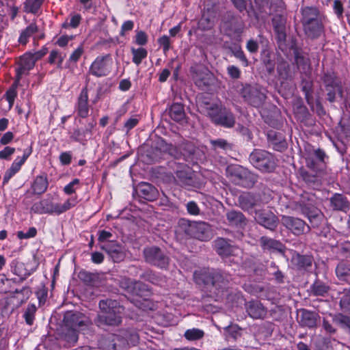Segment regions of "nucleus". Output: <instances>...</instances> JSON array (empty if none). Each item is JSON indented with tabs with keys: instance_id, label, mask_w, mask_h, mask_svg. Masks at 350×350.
<instances>
[{
	"instance_id": "nucleus-1",
	"label": "nucleus",
	"mask_w": 350,
	"mask_h": 350,
	"mask_svg": "<svg viewBox=\"0 0 350 350\" xmlns=\"http://www.w3.org/2000/svg\"><path fill=\"white\" fill-rule=\"evenodd\" d=\"M100 313L94 320L98 327L103 325H118L122 321L123 308L116 300H100L99 302Z\"/></svg>"
},
{
	"instance_id": "nucleus-2",
	"label": "nucleus",
	"mask_w": 350,
	"mask_h": 350,
	"mask_svg": "<svg viewBox=\"0 0 350 350\" xmlns=\"http://www.w3.org/2000/svg\"><path fill=\"white\" fill-rule=\"evenodd\" d=\"M178 226L180 229L189 237L202 241H207L212 238L211 227L206 222L191 221L186 219H180L178 221Z\"/></svg>"
},
{
	"instance_id": "nucleus-3",
	"label": "nucleus",
	"mask_w": 350,
	"mask_h": 350,
	"mask_svg": "<svg viewBox=\"0 0 350 350\" xmlns=\"http://www.w3.org/2000/svg\"><path fill=\"white\" fill-rule=\"evenodd\" d=\"M206 113L211 121L216 125L232 128L235 124L233 113L221 104L212 103L206 107Z\"/></svg>"
},
{
	"instance_id": "nucleus-4",
	"label": "nucleus",
	"mask_w": 350,
	"mask_h": 350,
	"mask_svg": "<svg viewBox=\"0 0 350 350\" xmlns=\"http://www.w3.org/2000/svg\"><path fill=\"white\" fill-rule=\"evenodd\" d=\"M249 161L254 167L265 173L273 172L276 166L274 156L265 150H254L250 154Z\"/></svg>"
},
{
	"instance_id": "nucleus-5",
	"label": "nucleus",
	"mask_w": 350,
	"mask_h": 350,
	"mask_svg": "<svg viewBox=\"0 0 350 350\" xmlns=\"http://www.w3.org/2000/svg\"><path fill=\"white\" fill-rule=\"evenodd\" d=\"M227 173L235 185L246 188L252 187L258 180L257 175L241 165L228 167Z\"/></svg>"
},
{
	"instance_id": "nucleus-6",
	"label": "nucleus",
	"mask_w": 350,
	"mask_h": 350,
	"mask_svg": "<svg viewBox=\"0 0 350 350\" xmlns=\"http://www.w3.org/2000/svg\"><path fill=\"white\" fill-rule=\"evenodd\" d=\"M199 279L206 285H211L217 289L226 286L231 280V276L221 269H204L200 273Z\"/></svg>"
},
{
	"instance_id": "nucleus-7",
	"label": "nucleus",
	"mask_w": 350,
	"mask_h": 350,
	"mask_svg": "<svg viewBox=\"0 0 350 350\" xmlns=\"http://www.w3.org/2000/svg\"><path fill=\"white\" fill-rule=\"evenodd\" d=\"M143 254L145 261L150 265L161 269L168 268L170 258L166 252L159 247H147L144 248Z\"/></svg>"
},
{
	"instance_id": "nucleus-8",
	"label": "nucleus",
	"mask_w": 350,
	"mask_h": 350,
	"mask_svg": "<svg viewBox=\"0 0 350 350\" xmlns=\"http://www.w3.org/2000/svg\"><path fill=\"white\" fill-rule=\"evenodd\" d=\"M170 166L176 174L174 180L177 184L185 186L192 183V171L187 164L172 161L170 163Z\"/></svg>"
},
{
	"instance_id": "nucleus-9",
	"label": "nucleus",
	"mask_w": 350,
	"mask_h": 350,
	"mask_svg": "<svg viewBox=\"0 0 350 350\" xmlns=\"http://www.w3.org/2000/svg\"><path fill=\"white\" fill-rule=\"evenodd\" d=\"M241 94L247 103L255 107H260L266 98L264 92L250 85L243 86Z\"/></svg>"
},
{
	"instance_id": "nucleus-10",
	"label": "nucleus",
	"mask_w": 350,
	"mask_h": 350,
	"mask_svg": "<svg viewBox=\"0 0 350 350\" xmlns=\"http://www.w3.org/2000/svg\"><path fill=\"white\" fill-rule=\"evenodd\" d=\"M89 323L88 319L84 314L79 312L68 311L64 317V327L84 329Z\"/></svg>"
},
{
	"instance_id": "nucleus-11",
	"label": "nucleus",
	"mask_w": 350,
	"mask_h": 350,
	"mask_svg": "<svg viewBox=\"0 0 350 350\" xmlns=\"http://www.w3.org/2000/svg\"><path fill=\"white\" fill-rule=\"evenodd\" d=\"M282 224L295 235L304 234L306 229L309 231L310 227L306 222L297 217L282 215L281 218Z\"/></svg>"
},
{
	"instance_id": "nucleus-12",
	"label": "nucleus",
	"mask_w": 350,
	"mask_h": 350,
	"mask_svg": "<svg viewBox=\"0 0 350 350\" xmlns=\"http://www.w3.org/2000/svg\"><path fill=\"white\" fill-rule=\"evenodd\" d=\"M109 62V55L97 57L92 63L89 69V73L96 77L107 76L111 71Z\"/></svg>"
},
{
	"instance_id": "nucleus-13",
	"label": "nucleus",
	"mask_w": 350,
	"mask_h": 350,
	"mask_svg": "<svg viewBox=\"0 0 350 350\" xmlns=\"http://www.w3.org/2000/svg\"><path fill=\"white\" fill-rule=\"evenodd\" d=\"M126 340L122 331L118 334L108 335L103 342L107 350H126L128 347Z\"/></svg>"
},
{
	"instance_id": "nucleus-14",
	"label": "nucleus",
	"mask_w": 350,
	"mask_h": 350,
	"mask_svg": "<svg viewBox=\"0 0 350 350\" xmlns=\"http://www.w3.org/2000/svg\"><path fill=\"white\" fill-rule=\"evenodd\" d=\"M255 219L258 224L272 231L279 223L278 218L272 212L265 210L256 211Z\"/></svg>"
},
{
	"instance_id": "nucleus-15",
	"label": "nucleus",
	"mask_w": 350,
	"mask_h": 350,
	"mask_svg": "<svg viewBox=\"0 0 350 350\" xmlns=\"http://www.w3.org/2000/svg\"><path fill=\"white\" fill-rule=\"evenodd\" d=\"M239 205L244 211H252L257 206H260L261 200L259 196L252 193H243L238 198Z\"/></svg>"
},
{
	"instance_id": "nucleus-16",
	"label": "nucleus",
	"mask_w": 350,
	"mask_h": 350,
	"mask_svg": "<svg viewBox=\"0 0 350 350\" xmlns=\"http://www.w3.org/2000/svg\"><path fill=\"white\" fill-rule=\"evenodd\" d=\"M299 313L298 322L301 326L309 329L315 328L317 327V322L320 319V316L318 313L304 308L299 310Z\"/></svg>"
},
{
	"instance_id": "nucleus-17",
	"label": "nucleus",
	"mask_w": 350,
	"mask_h": 350,
	"mask_svg": "<svg viewBox=\"0 0 350 350\" xmlns=\"http://www.w3.org/2000/svg\"><path fill=\"white\" fill-rule=\"evenodd\" d=\"M245 308L249 316L254 319H261L267 314V308L257 300H252L245 304Z\"/></svg>"
},
{
	"instance_id": "nucleus-18",
	"label": "nucleus",
	"mask_w": 350,
	"mask_h": 350,
	"mask_svg": "<svg viewBox=\"0 0 350 350\" xmlns=\"http://www.w3.org/2000/svg\"><path fill=\"white\" fill-rule=\"evenodd\" d=\"M322 80L325 85V90H329L331 88H336L338 97L340 98L343 97L342 82L334 72H325L322 77Z\"/></svg>"
},
{
	"instance_id": "nucleus-19",
	"label": "nucleus",
	"mask_w": 350,
	"mask_h": 350,
	"mask_svg": "<svg viewBox=\"0 0 350 350\" xmlns=\"http://www.w3.org/2000/svg\"><path fill=\"white\" fill-rule=\"evenodd\" d=\"M301 90L304 94L308 105L310 107L312 110L314 111L316 107L317 111L319 114L323 113V109L320 103L317 102L314 106L312 96V82L308 79H303L301 81Z\"/></svg>"
},
{
	"instance_id": "nucleus-20",
	"label": "nucleus",
	"mask_w": 350,
	"mask_h": 350,
	"mask_svg": "<svg viewBox=\"0 0 350 350\" xmlns=\"http://www.w3.org/2000/svg\"><path fill=\"white\" fill-rule=\"evenodd\" d=\"M193 79L195 84L202 90H204L212 82L211 73L204 68H199L194 70Z\"/></svg>"
},
{
	"instance_id": "nucleus-21",
	"label": "nucleus",
	"mask_w": 350,
	"mask_h": 350,
	"mask_svg": "<svg viewBox=\"0 0 350 350\" xmlns=\"http://www.w3.org/2000/svg\"><path fill=\"white\" fill-rule=\"evenodd\" d=\"M113 262H118L124 258V252L123 247L115 242H109L101 246Z\"/></svg>"
},
{
	"instance_id": "nucleus-22",
	"label": "nucleus",
	"mask_w": 350,
	"mask_h": 350,
	"mask_svg": "<svg viewBox=\"0 0 350 350\" xmlns=\"http://www.w3.org/2000/svg\"><path fill=\"white\" fill-rule=\"evenodd\" d=\"M269 146L276 151L282 152L287 148V143L283 135L274 131H270L267 133Z\"/></svg>"
},
{
	"instance_id": "nucleus-23",
	"label": "nucleus",
	"mask_w": 350,
	"mask_h": 350,
	"mask_svg": "<svg viewBox=\"0 0 350 350\" xmlns=\"http://www.w3.org/2000/svg\"><path fill=\"white\" fill-rule=\"evenodd\" d=\"M136 191L141 198L148 201L156 200L159 195L157 189L153 185L147 183H139Z\"/></svg>"
},
{
	"instance_id": "nucleus-24",
	"label": "nucleus",
	"mask_w": 350,
	"mask_h": 350,
	"mask_svg": "<svg viewBox=\"0 0 350 350\" xmlns=\"http://www.w3.org/2000/svg\"><path fill=\"white\" fill-rule=\"evenodd\" d=\"M325 152L318 148L314 150L312 154L307 159V166L314 171L319 170L322 168V165L325 163L326 158Z\"/></svg>"
},
{
	"instance_id": "nucleus-25",
	"label": "nucleus",
	"mask_w": 350,
	"mask_h": 350,
	"mask_svg": "<svg viewBox=\"0 0 350 350\" xmlns=\"http://www.w3.org/2000/svg\"><path fill=\"white\" fill-rule=\"evenodd\" d=\"M213 243L216 252L222 258L232 255L235 250L234 246L231 245L228 241L224 238H217L214 241Z\"/></svg>"
},
{
	"instance_id": "nucleus-26",
	"label": "nucleus",
	"mask_w": 350,
	"mask_h": 350,
	"mask_svg": "<svg viewBox=\"0 0 350 350\" xmlns=\"http://www.w3.org/2000/svg\"><path fill=\"white\" fill-rule=\"evenodd\" d=\"M76 111L81 118H85L88 116V90L86 86L81 90L78 97Z\"/></svg>"
},
{
	"instance_id": "nucleus-27",
	"label": "nucleus",
	"mask_w": 350,
	"mask_h": 350,
	"mask_svg": "<svg viewBox=\"0 0 350 350\" xmlns=\"http://www.w3.org/2000/svg\"><path fill=\"white\" fill-rule=\"evenodd\" d=\"M259 241L263 250H267L269 252L282 253L284 252V247L279 241L264 236L260 239Z\"/></svg>"
},
{
	"instance_id": "nucleus-28",
	"label": "nucleus",
	"mask_w": 350,
	"mask_h": 350,
	"mask_svg": "<svg viewBox=\"0 0 350 350\" xmlns=\"http://www.w3.org/2000/svg\"><path fill=\"white\" fill-rule=\"evenodd\" d=\"M303 29L305 34L311 39L319 38L323 32V25L321 19L309 24L304 25Z\"/></svg>"
},
{
	"instance_id": "nucleus-29",
	"label": "nucleus",
	"mask_w": 350,
	"mask_h": 350,
	"mask_svg": "<svg viewBox=\"0 0 350 350\" xmlns=\"http://www.w3.org/2000/svg\"><path fill=\"white\" fill-rule=\"evenodd\" d=\"M301 22L302 25L321 20L320 12L316 7H305L301 8Z\"/></svg>"
},
{
	"instance_id": "nucleus-30",
	"label": "nucleus",
	"mask_w": 350,
	"mask_h": 350,
	"mask_svg": "<svg viewBox=\"0 0 350 350\" xmlns=\"http://www.w3.org/2000/svg\"><path fill=\"white\" fill-rule=\"evenodd\" d=\"M165 113L172 120L177 122H183L186 117L184 105L180 103H173L166 109Z\"/></svg>"
},
{
	"instance_id": "nucleus-31",
	"label": "nucleus",
	"mask_w": 350,
	"mask_h": 350,
	"mask_svg": "<svg viewBox=\"0 0 350 350\" xmlns=\"http://www.w3.org/2000/svg\"><path fill=\"white\" fill-rule=\"evenodd\" d=\"M226 219L230 226L243 228L247 224V219L244 215L238 211H230L226 213Z\"/></svg>"
},
{
	"instance_id": "nucleus-32",
	"label": "nucleus",
	"mask_w": 350,
	"mask_h": 350,
	"mask_svg": "<svg viewBox=\"0 0 350 350\" xmlns=\"http://www.w3.org/2000/svg\"><path fill=\"white\" fill-rule=\"evenodd\" d=\"M330 203L334 210L347 212L349 209L350 204L347 198L340 193H335L330 198Z\"/></svg>"
},
{
	"instance_id": "nucleus-33",
	"label": "nucleus",
	"mask_w": 350,
	"mask_h": 350,
	"mask_svg": "<svg viewBox=\"0 0 350 350\" xmlns=\"http://www.w3.org/2000/svg\"><path fill=\"white\" fill-rule=\"evenodd\" d=\"M49 186L48 179L46 175L37 176L31 185V189L34 194L41 195L44 193Z\"/></svg>"
},
{
	"instance_id": "nucleus-34",
	"label": "nucleus",
	"mask_w": 350,
	"mask_h": 350,
	"mask_svg": "<svg viewBox=\"0 0 350 350\" xmlns=\"http://www.w3.org/2000/svg\"><path fill=\"white\" fill-rule=\"evenodd\" d=\"M10 269L11 271L14 274L20 277L21 281L25 280L32 273V271L27 269L24 263L18 262L16 260L12 261L10 263Z\"/></svg>"
},
{
	"instance_id": "nucleus-35",
	"label": "nucleus",
	"mask_w": 350,
	"mask_h": 350,
	"mask_svg": "<svg viewBox=\"0 0 350 350\" xmlns=\"http://www.w3.org/2000/svg\"><path fill=\"white\" fill-rule=\"evenodd\" d=\"M336 274L340 280L350 282V262H340L336 267Z\"/></svg>"
},
{
	"instance_id": "nucleus-36",
	"label": "nucleus",
	"mask_w": 350,
	"mask_h": 350,
	"mask_svg": "<svg viewBox=\"0 0 350 350\" xmlns=\"http://www.w3.org/2000/svg\"><path fill=\"white\" fill-rule=\"evenodd\" d=\"M77 204L76 197L68 199L64 204L53 203L52 214L60 215L75 206Z\"/></svg>"
},
{
	"instance_id": "nucleus-37",
	"label": "nucleus",
	"mask_w": 350,
	"mask_h": 350,
	"mask_svg": "<svg viewBox=\"0 0 350 350\" xmlns=\"http://www.w3.org/2000/svg\"><path fill=\"white\" fill-rule=\"evenodd\" d=\"M310 293L313 296H325L329 291V286L320 280H315L310 287Z\"/></svg>"
},
{
	"instance_id": "nucleus-38",
	"label": "nucleus",
	"mask_w": 350,
	"mask_h": 350,
	"mask_svg": "<svg viewBox=\"0 0 350 350\" xmlns=\"http://www.w3.org/2000/svg\"><path fill=\"white\" fill-rule=\"evenodd\" d=\"M329 315L332 317V321L335 324L350 332V317L342 313L329 314Z\"/></svg>"
},
{
	"instance_id": "nucleus-39",
	"label": "nucleus",
	"mask_w": 350,
	"mask_h": 350,
	"mask_svg": "<svg viewBox=\"0 0 350 350\" xmlns=\"http://www.w3.org/2000/svg\"><path fill=\"white\" fill-rule=\"evenodd\" d=\"M292 262L299 269H306L312 265V259L309 256L296 254L293 256Z\"/></svg>"
},
{
	"instance_id": "nucleus-40",
	"label": "nucleus",
	"mask_w": 350,
	"mask_h": 350,
	"mask_svg": "<svg viewBox=\"0 0 350 350\" xmlns=\"http://www.w3.org/2000/svg\"><path fill=\"white\" fill-rule=\"evenodd\" d=\"M66 54L58 49H53L49 54L48 62L51 64H56L58 69L62 68V64Z\"/></svg>"
},
{
	"instance_id": "nucleus-41",
	"label": "nucleus",
	"mask_w": 350,
	"mask_h": 350,
	"mask_svg": "<svg viewBox=\"0 0 350 350\" xmlns=\"http://www.w3.org/2000/svg\"><path fill=\"white\" fill-rule=\"evenodd\" d=\"M82 17L79 14L72 12L69 14L68 18L62 23L63 29H75L81 23Z\"/></svg>"
},
{
	"instance_id": "nucleus-42",
	"label": "nucleus",
	"mask_w": 350,
	"mask_h": 350,
	"mask_svg": "<svg viewBox=\"0 0 350 350\" xmlns=\"http://www.w3.org/2000/svg\"><path fill=\"white\" fill-rule=\"evenodd\" d=\"M157 145L156 148L159 150L160 152L168 151L169 154L175 158H180L181 156V153H180L176 147L172 145L167 144L165 141L162 139H159L157 141Z\"/></svg>"
},
{
	"instance_id": "nucleus-43",
	"label": "nucleus",
	"mask_w": 350,
	"mask_h": 350,
	"mask_svg": "<svg viewBox=\"0 0 350 350\" xmlns=\"http://www.w3.org/2000/svg\"><path fill=\"white\" fill-rule=\"evenodd\" d=\"M302 177L305 183L313 189H319L322 184L321 178L317 174L304 172L302 174Z\"/></svg>"
},
{
	"instance_id": "nucleus-44",
	"label": "nucleus",
	"mask_w": 350,
	"mask_h": 350,
	"mask_svg": "<svg viewBox=\"0 0 350 350\" xmlns=\"http://www.w3.org/2000/svg\"><path fill=\"white\" fill-rule=\"evenodd\" d=\"M79 329L63 327L62 338L69 345H74L78 340Z\"/></svg>"
},
{
	"instance_id": "nucleus-45",
	"label": "nucleus",
	"mask_w": 350,
	"mask_h": 350,
	"mask_svg": "<svg viewBox=\"0 0 350 350\" xmlns=\"http://www.w3.org/2000/svg\"><path fill=\"white\" fill-rule=\"evenodd\" d=\"M224 335L228 341L231 339L237 340L241 336V329L237 325H231L224 327Z\"/></svg>"
},
{
	"instance_id": "nucleus-46",
	"label": "nucleus",
	"mask_w": 350,
	"mask_h": 350,
	"mask_svg": "<svg viewBox=\"0 0 350 350\" xmlns=\"http://www.w3.org/2000/svg\"><path fill=\"white\" fill-rule=\"evenodd\" d=\"M37 31L38 27L36 24L33 23H31L24 30L22 31L18 38V42L22 44H26L28 42L29 38Z\"/></svg>"
},
{
	"instance_id": "nucleus-47",
	"label": "nucleus",
	"mask_w": 350,
	"mask_h": 350,
	"mask_svg": "<svg viewBox=\"0 0 350 350\" xmlns=\"http://www.w3.org/2000/svg\"><path fill=\"white\" fill-rule=\"evenodd\" d=\"M204 336V332L198 328L188 329L184 333V337L189 341L199 340Z\"/></svg>"
},
{
	"instance_id": "nucleus-48",
	"label": "nucleus",
	"mask_w": 350,
	"mask_h": 350,
	"mask_svg": "<svg viewBox=\"0 0 350 350\" xmlns=\"http://www.w3.org/2000/svg\"><path fill=\"white\" fill-rule=\"evenodd\" d=\"M139 277L141 279L149 282L153 284L159 285L162 282V278L150 269L144 271Z\"/></svg>"
},
{
	"instance_id": "nucleus-49",
	"label": "nucleus",
	"mask_w": 350,
	"mask_h": 350,
	"mask_svg": "<svg viewBox=\"0 0 350 350\" xmlns=\"http://www.w3.org/2000/svg\"><path fill=\"white\" fill-rule=\"evenodd\" d=\"M295 62L299 70L305 72L310 68V59L299 52L295 54Z\"/></svg>"
},
{
	"instance_id": "nucleus-50",
	"label": "nucleus",
	"mask_w": 350,
	"mask_h": 350,
	"mask_svg": "<svg viewBox=\"0 0 350 350\" xmlns=\"http://www.w3.org/2000/svg\"><path fill=\"white\" fill-rule=\"evenodd\" d=\"M43 2L44 0H26L24 3L25 11L28 13L36 14Z\"/></svg>"
},
{
	"instance_id": "nucleus-51",
	"label": "nucleus",
	"mask_w": 350,
	"mask_h": 350,
	"mask_svg": "<svg viewBox=\"0 0 350 350\" xmlns=\"http://www.w3.org/2000/svg\"><path fill=\"white\" fill-rule=\"evenodd\" d=\"M37 310V308L34 304H29L24 311L23 317L26 323L29 325H31L33 323L35 319V314Z\"/></svg>"
},
{
	"instance_id": "nucleus-52",
	"label": "nucleus",
	"mask_w": 350,
	"mask_h": 350,
	"mask_svg": "<svg viewBox=\"0 0 350 350\" xmlns=\"http://www.w3.org/2000/svg\"><path fill=\"white\" fill-rule=\"evenodd\" d=\"M133 62L137 66L139 65L142 60L147 57L148 52L144 48L131 49Z\"/></svg>"
},
{
	"instance_id": "nucleus-53",
	"label": "nucleus",
	"mask_w": 350,
	"mask_h": 350,
	"mask_svg": "<svg viewBox=\"0 0 350 350\" xmlns=\"http://www.w3.org/2000/svg\"><path fill=\"white\" fill-rule=\"evenodd\" d=\"M84 53L83 44L81 43L75 50L70 55L66 64L77 63Z\"/></svg>"
},
{
	"instance_id": "nucleus-54",
	"label": "nucleus",
	"mask_w": 350,
	"mask_h": 350,
	"mask_svg": "<svg viewBox=\"0 0 350 350\" xmlns=\"http://www.w3.org/2000/svg\"><path fill=\"white\" fill-rule=\"evenodd\" d=\"M148 286L140 281H135L134 285L132 287L131 294L142 296L144 293L148 291Z\"/></svg>"
},
{
	"instance_id": "nucleus-55",
	"label": "nucleus",
	"mask_w": 350,
	"mask_h": 350,
	"mask_svg": "<svg viewBox=\"0 0 350 350\" xmlns=\"http://www.w3.org/2000/svg\"><path fill=\"white\" fill-rule=\"evenodd\" d=\"M244 23L241 21H234L230 23V30L237 36H240L244 29Z\"/></svg>"
},
{
	"instance_id": "nucleus-56",
	"label": "nucleus",
	"mask_w": 350,
	"mask_h": 350,
	"mask_svg": "<svg viewBox=\"0 0 350 350\" xmlns=\"http://www.w3.org/2000/svg\"><path fill=\"white\" fill-rule=\"evenodd\" d=\"M211 144L215 149L219 148L226 150L232 148L231 145L224 139L211 140Z\"/></svg>"
},
{
	"instance_id": "nucleus-57",
	"label": "nucleus",
	"mask_w": 350,
	"mask_h": 350,
	"mask_svg": "<svg viewBox=\"0 0 350 350\" xmlns=\"http://www.w3.org/2000/svg\"><path fill=\"white\" fill-rule=\"evenodd\" d=\"M122 334H124L125 338H127L128 347L129 345H135L139 340V335L135 332L131 331H122Z\"/></svg>"
},
{
	"instance_id": "nucleus-58",
	"label": "nucleus",
	"mask_w": 350,
	"mask_h": 350,
	"mask_svg": "<svg viewBox=\"0 0 350 350\" xmlns=\"http://www.w3.org/2000/svg\"><path fill=\"white\" fill-rule=\"evenodd\" d=\"M135 281V280H132L131 278H123L120 280V286L122 289L125 290L127 293H131Z\"/></svg>"
},
{
	"instance_id": "nucleus-59",
	"label": "nucleus",
	"mask_w": 350,
	"mask_h": 350,
	"mask_svg": "<svg viewBox=\"0 0 350 350\" xmlns=\"http://www.w3.org/2000/svg\"><path fill=\"white\" fill-rule=\"evenodd\" d=\"M37 234V230L35 227H31L29 228L27 232L23 231H18L17 232V237L20 239H30L35 237Z\"/></svg>"
},
{
	"instance_id": "nucleus-60",
	"label": "nucleus",
	"mask_w": 350,
	"mask_h": 350,
	"mask_svg": "<svg viewBox=\"0 0 350 350\" xmlns=\"http://www.w3.org/2000/svg\"><path fill=\"white\" fill-rule=\"evenodd\" d=\"M278 72L283 79L288 77L289 65L286 62H280L278 66Z\"/></svg>"
},
{
	"instance_id": "nucleus-61",
	"label": "nucleus",
	"mask_w": 350,
	"mask_h": 350,
	"mask_svg": "<svg viewBox=\"0 0 350 350\" xmlns=\"http://www.w3.org/2000/svg\"><path fill=\"white\" fill-rule=\"evenodd\" d=\"M75 38V36L71 35H63L60 36L56 41L55 44L60 47H64L68 45V42L72 40Z\"/></svg>"
},
{
	"instance_id": "nucleus-62",
	"label": "nucleus",
	"mask_w": 350,
	"mask_h": 350,
	"mask_svg": "<svg viewBox=\"0 0 350 350\" xmlns=\"http://www.w3.org/2000/svg\"><path fill=\"white\" fill-rule=\"evenodd\" d=\"M227 72H228V75L232 79H239L241 77L240 69L234 65L228 66L227 67Z\"/></svg>"
},
{
	"instance_id": "nucleus-63",
	"label": "nucleus",
	"mask_w": 350,
	"mask_h": 350,
	"mask_svg": "<svg viewBox=\"0 0 350 350\" xmlns=\"http://www.w3.org/2000/svg\"><path fill=\"white\" fill-rule=\"evenodd\" d=\"M187 211L190 215H198L200 213V208L196 202L189 201L187 204Z\"/></svg>"
},
{
	"instance_id": "nucleus-64",
	"label": "nucleus",
	"mask_w": 350,
	"mask_h": 350,
	"mask_svg": "<svg viewBox=\"0 0 350 350\" xmlns=\"http://www.w3.org/2000/svg\"><path fill=\"white\" fill-rule=\"evenodd\" d=\"M340 306L341 308L350 312V292L341 297Z\"/></svg>"
}]
</instances>
